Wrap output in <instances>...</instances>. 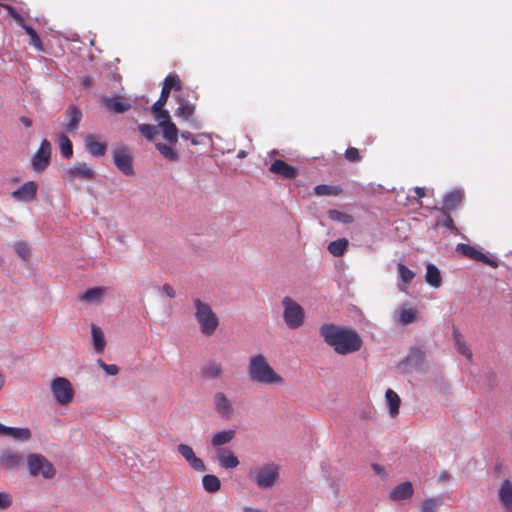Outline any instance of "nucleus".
<instances>
[{
  "instance_id": "052dcab7",
  "label": "nucleus",
  "mask_w": 512,
  "mask_h": 512,
  "mask_svg": "<svg viewBox=\"0 0 512 512\" xmlns=\"http://www.w3.org/2000/svg\"><path fill=\"white\" fill-rule=\"evenodd\" d=\"M8 427L0 423V435L6 436Z\"/></svg>"
},
{
  "instance_id": "a211bd4d",
  "label": "nucleus",
  "mask_w": 512,
  "mask_h": 512,
  "mask_svg": "<svg viewBox=\"0 0 512 512\" xmlns=\"http://www.w3.org/2000/svg\"><path fill=\"white\" fill-rule=\"evenodd\" d=\"M269 172L290 180L298 176V169L281 159H276L271 163Z\"/></svg>"
},
{
  "instance_id": "4be33fe9",
  "label": "nucleus",
  "mask_w": 512,
  "mask_h": 512,
  "mask_svg": "<svg viewBox=\"0 0 512 512\" xmlns=\"http://www.w3.org/2000/svg\"><path fill=\"white\" fill-rule=\"evenodd\" d=\"M82 119L81 110L75 105H69L66 110V119L64 123V127L66 132L73 133L75 132Z\"/></svg>"
},
{
  "instance_id": "de8ad7c7",
  "label": "nucleus",
  "mask_w": 512,
  "mask_h": 512,
  "mask_svg": "<svg viewBox=\"0 0 512 512\" xmlns=\"http://www.w3.org/2000/svg\"><path fill=\"white\" fill-rule=\"evenodd\" d=\"M2 6L8 11L9 15L15 19V21L22 27L24 28V26H26L27 24L25 23L23 17L17 12V10L9 5V4H2Z\"/></svg>"
},
{
  "instance_id": "f03ea898",
  "label": "nucleus",
  "mask_w": 512,
  "mask_h": 512,
  "mask_svg": "<svg viewBox=\"0 0 512 512\" xmlns=\"http://www.w3.org/2000/svg\"><path fill=\"white\" fill-rule=\"evenodd\" d=\"M248 376L251 381L260 384L280 385L283 383V378L275 372L268 363L266 357L262 354H257L250 358L248 364Z\"/></svg>"
},
{
  "instance_id": "7ed1b4c3",
  "label": "nucleus",
  "mask_w": 512,
  "mask_h": 512,
  "mask_svg": "<svg viewBox=\"0 0 512 512\" xmlns=\"http://www.w3.org/2000/svg\"><path fill=\"white\" fill-rule=\"evenodd\" d=\"M194 305L196 309L195 317L200 325L201 332L206 336L212 335L219 325L218 317L211 307L200 299H195Z\"/></svg>"
},
{
  "instance_id": "b1692460",
  "label": "nucleus",
  "mask_w": 512,
  "mask_h": 512,
  "mask_svg": "<svg viewBox=\"0 0 512 512\" xmlns=\"http://www.w3.org/2000/svg\"><path fill=\"white\" fill-rule=\"evenodd\" d=\"M413 493L414 488L412 483L410 481H405L394 487L389 496L393 501H400L411 498Z\"/></svg>"
},
{
  "instance_id": "ddd939ff",
  "label": "nucleus",
  "mask_w": 512,
  "mask_h": 512,
  "mask_svg": "<svg viewBox=\"0 0 512 512\" xmlns=\"http://www.w3.org/2000/svg\"><path fill=\"white\" fill-rule=\"evenodd\" d=\"M456 251L471 260L482 262L492 267H497V263L495 261L491 260L476 247L469 244L459 243L456 247Z\"/></svg>"
},
{
  "instance_id": "3c124183",
  "label": "nucleus",
  "mask_w": 512,
  "mask_h": 512,
  "mask_svg": "<svg viewBox=\"0 0 512 512\" xmlns=\"http://www.w3.org/2000/svg\"><path fill=\"white\" fill-rule=\"evenodd\" d=\"M97 363L108 375H116L119 371L118 367L114 364H106L102 360H98Z\"/></svg>"
},
{
  "instance_id": "37998d69",
  "label": "nucleus",
  "mask_w": 512,
  "mask_h": 512,
  "mask_svg": "<svg viewBox=\"0 0 512 512\" xmlns=\"http://www.w3.org/2000/svg\"><path fill=\"white\" fill-rule=\"evenodd\" d=\"M453 336H454L458 351L461 354H463L464 356H466L468 359H470L472 357V353H471L470 349L464 343L462 335L459 334L456 330H454Z\"/></svg>"
},
{
  "instance_id": "a18cd8bd",
  "label": "nucleus",
  "mask_w": 512,
  "mask_h": 512,
  "mask_svg": "<svg viewBox=\"0 0 512 512\" xmlns=\"http://www.w3.org/2000/svg\"><path fill=\"white\" fill-rule=\"evenodd\" d=\"M416 320V314L413 309H401L399 311V321L406 325L413 323Z\"/></svg>"
},
{
  "instance_id": "2eb2a0df",
  "label": "nucleus",
  "mask_w": 512,
  "mask_h": 512,
  "mask_svg": "<svg viewBox=\"0 0 512 512\" xmlns=\"http://www.w3.org/2000/svg\"><path fill=\"white\" fill-rule=\"evenodd\" d=\"M100 102L108 111L115 113H124L130 110L132 106L131 103L122 95H115L111 97L103 96L100 99Z\"/></svg>"
},
{
  "instance_id": "cd10ccee",
  "label": "nucleus",
  "mask_w": 512,
  "mask_h": 512,
  "mask_svg": "<svg viewBox=\"0 0 512 512\" xmlns=\"http://www.w3.org/2000/svg\"><path fill=\"white\" fill-rule=\"evenodd\" d=\"M425 281L433 288H439L442 285L441 273L434 264H427Z\"/></svg>"
},
{
  "instance_id": "79ce46f5",
  "label": "nucleus",
  "mask_w": 512,
  "mask_h": 512,
  "mask_svg": "<svg viewBox=\"0 0 512 512\" xmlns=\"http://www.w3.org/2000/svg\"><path fill=\"white\" fill-rule=\"evenodd\" d=\"M328 215L330 219L344 224H350L354 221L352 215L337 210H329Z\"/></svg>"
},
{
  "instance_id": "58836bf2",
  "label": "nucleus",
  "mask_w": 512,
  "mask_h": 512,
  "mask_svg": "<svg viewBox=\"0 0 512 512\" xmlns=\"http://www.w3.org/2000/svg\"><path fill=\"white\" fill-rule=\"evenodd\" d=\"M60 153L65 159H69L73 155V146L70 139L65 134L59 136Z\"/></svg>"
},
{
  "instance_id": "423d86ee",
  "label": "nucleus",
  "mask_w": 512,
  "mask_h": 512,
  "mask_svg": "<svg viewBox=\"0 0 512 512\" xmlns=\"http://www.w3.org/2000/svg\"><path fill=\"white\" fill-rule=\"evenodd\" d=\"M279 475L280 467L275 463H267L250 473V476L260 489L273 487L278 481Z\"/></svg>"
},
{
  "instance_id": "f704fd0d",
  "label": "nucleus",
  "mask_w": 512,
  "mask_h": 512,
  "mask_svg": "<svg viewBox=\"0 0 512 512\" xmlns=\"http://www.w3.org/2000/svg\"><path fill=\"white\" fill-rule=\"evenodd\" d=\"M424 359H425V352L418 347H413L410 349V352L407 355L405 361L408 365L418 367L423 364Z\"/></svg>"
},
{
  "instance_id": "e433bc0d",
  "label": "nucleus",
  "mask_w": 512,
  "mask_h": 512,
  "mask_svg": "<svg viewBox=\"0 0 512 512\" xmlns=\"http://www.w3.org/2000/svg\"><path fill=\"white\" fill-rule=\"evenodd\" d=\"M202 484L204 489L209 493H215L221 488V482L215 475H205L202 479Z\"/></svg>"
},
{
  "instance_id": "a878e982",
  "label": "nucleus",
  "mask_w": 512,
  "mask_h": 512,
  "mask_svg": "<svg viewBox=\"0 0 512 512\" xmlns=\"http://www.w3.org/2000/svg\"><path fill=\"white\" fill-rule=\"evenodd\" d=\"M217 458L224 469H234L239 465L238 458L230 450L218 449Z\"/></svg>"
},
{
  "instance_id": "13d9d810",
  "label": "nucleus",
  "mask_w": 512,
  "mask_h": 512,
  "mask_svg": "<svg viewBox=\"0 0 512 512\" xmlns=\"http://www.w3.org/2000/svg\"><path fill=\"white\" fill-rule=\"evenodd\" d=\"M20 122L25 126V127H31L32 126V120L29 118V117H26V116H22L20 117Z\"/></svg>"
},
{
  "instance_id": "412c9836",
  "label": "nucleus",
  "mask_w": 512,
  "mask_h": 512,
  "mask_svg": "<svg viewBox=\"0 0 512 512\" xmlns=\"http://www.w3.org/2000/svg\"><path fill=\"white\" fill-rule=\"evenodd\" d=\"M84 144L86 150L93 157H102L106 154L107 144L105 142L100 141L97 136L93 134H89L84 139Z\"/></svg>"
},
{
  "instance_id": "4d7b16f0",
  "label": "nucleus",
  "mask_w": 512,
  "mask_h": 512,
  "mask_svg": "<svg viewBox=\"0 0 512 512\" xmlns=\"http://www.w3.org/2000/svg\"><path fill=\"white\" fill-rule=\"evenodd\" d=\"M451 478V475L449 474V472L447 471H442L439 476H438V480L439 482H447L449 481Z\"/></svg>"
},
{
  "instance_id": "72a5a7b5",
  "label": "nucleus",
  "mask_w": 512,
  "mask_h": 512,
  "mask_svg": "<svg viewBox=\"0 0 512 512\" xmlns=\"http://www.w3.org/2000/svg\"><path fill=\"white\" fill-rule=\"evenodd\" d=\"M348 240L346 238H339L328 244V251L336 257L342 256L348 248Z\"/></svg>"
},
{
  "instance_id": "6e6552de",
  "label": "nucleus",
  "mask_w": 512,
  "mask_h": 512,
  "mask_svg": "<svg viewBox=\"0 0 512 512\" xmlns=\"http://www.w3.org/2000/svg\"><path fill=\"white\" fill-rule=\"evenodd\" d=\"M29 473L32 476L42 475L44 478H52L55 475L53 465L40 454H30L27 458Z\"/></svg>"
},
{
  "instance_id": "39448f33",
  "label": "nucleus",
  "mask_w": 512,
  "mask_h": 512,
  "mask_svg": "<svg viewBox=\"0 0 512 512\" xmlns=\"http://www.w3.org/2000/svg\"><path fill=\"white\" fill-rule=\"evenodd\" d=\"M151 112L154 119L158 121V127L161 129L164 139L172 145L176 144L178 142L179 130L175 123L172 122L169 111L164 108L154 110V105H152Z\"/></svg>"
},
{
  "instance_id": "09e8293b",
  "label": "nucleus",
  "mask_w": 512,
  "mask_h": 512,
  "mask_svg": "<svg viewBox=\"0 0 512 512\" xmlns=\"http://www.w3.org/2000/svg\"><path fill=\"white\" fill-rule=\"evenodd\" d=\"M23 29L30 36V39H31L30 43L33 46L40 48L41 47V39H40L39 35L37 34V32L35 31V29L29 25L24 26Z\"/></svg>"
},
{
  "instance_id": "f8f14e48",
  "label": "nucleus",
  "mask_w": 512,
  "mask_h": 512,
  "mask_svg": "<svg viewBox=\"0 0 512 512\" xmlns=\"http://www.w3.org/2000/svg\"><path fill=\"white\" fill-rule=\"evenodd\" d=\"M51 151V143L47 139H43L31 160L32 168L35 171L42 172L49 166Z\"/></svg>"
},
{
  "instance_id": "dca6fc26",
  "label": "nucleus",
  "mask_w": 512,
  "mask_h": 512,
  "mask_svg": "<svg viewBox=\"0 0 512 512\" xmlns=\"http://www.w3.org/2000/svg\"><path fill=\"white\" fill-rule=\"evenodd\" d=\"M37 191V183L35 181H27L12 192V197L17 201L30 203L36 198Z\"/></svg>"
},
{
  "instance_id": "bf43d9fd",
  "label": "nucleus",
  "mask_w": 512,
  "mask_h": 512,
  "mask_svg": "<svg viewBox=\"0 0 512 512\" xmlns=\"http://www.w3.org/2000/svg\"><path fill=\"white\" fill-rule=\"evenodd\" d=\"M414 192H415V194H416V196H417L418 198H423V197H425V195H426V194H425V189H424V188H422V187H415V188H414Z\"/></svg>"
},
{
  "instance_id": "0eeeda50",
  "label": "nucleus",
  "mask_w": 512,
  "mask_h": 512,
  "mask_svg": "<svg viewBox=\"0 0 512 512\" xmlns=\"http://www.w3.org/2000/svg\"><path fill=\"white\" fill-rule=\"evenodd\" d=\"M283 318L290 329H297L304 323V309L292 298L285 297L282 300Z\"/></svg>"
},
{
  "instance_id": "6ab92c4d",
  "label": "nucleus",
  "mask_w": 512,
  "mask_h": 512,
  "mask_svg": "<svg viewBox=\"0 0 512 512\" xmlns=\"http://www.w3.org/2000/svg\"><path fill=\"white\" fill-rule=\"evenodd\" d=\"M177 450L180 453V455L187 461L190 467L193 468L195 471H206V466L204 462L195 455L191 446L187 444H179L177 446Z\"/></svg>"
},
{
  "instance_id": "603ef678",
  "label": "nucleus",
  "mask_w": 512,
  "mask_h": 512,
  "mask_svg": "<svg viewBox=\"0 0 512 512\" xmlns=\"http://www.w3.org/2000/svg\"><path fill=\"white\" fill-rule=\"evenodd\" d=\"M12 499L8 493L0 492V508L5 509L11 505Z\"/></svg>"
},
{
  "instance_id": "8fccbe9b",
  "label": "nucleus",
  "mask_w": 512,
  "mask_h": 512,
  "mask_svg": "<svg viewBox=\"0 0 512 512\" xmlns=\"http://www.w3.org/2000/svg\"><path fill=\"white\" fill-rule=\"evenodd\" d=\"M344 156L347 161L352 162V163L359 162L362 158L359 150L355 147L347 148Z\"/></svg>"
},
{
  "instance_id": "4c0bfd02",
  "label": "nucleus",
  "mask_w": 512,
  "mask_h": 512,
  "mask_svg": "<svg viewBox=\"0 0 512 512\" xmlns=\"http://www.w3.org/2000/svg\"><path fill=\"white\" fill-rule=\"evenodd\" d=\"M156 148L160 154L167 160L175 162L179 160V154L172 147L165 143H156Z\"/></svg>"
},
{
  "instance_id": "9b49d317",
  "label": "nucleus",
  "mask_w": 512,
  "mask_h": 512,
  "mask_svg": "<svg viewBox=\"0 0 512 512\" xmlns=\"http://www.w3.org/2000/svg\"><path fill=\"white\" fill-rule=\"evenodd\" d=\"M189 97H192L195 101L198 99L195 91H190L187 96L184 93L177 96L178 108L175 111V115L186 121H191L196 110L195 102H191Z\"/></svg>"
},
{
  "instance_id": "5fc2aeb1",
  "label": "nucleus",
  "mask_w": 512,
  "mask_h": 512,
  "mask_svg": "<svg viewBox=\"0 0 512 512\" xmlns=\"http://www.w3.org/2000/svg\"><path fill=\"white\" fill-rule=\"evenodd\" d=\"M162 291L163 293H165L169 298H174L175 297V291L173 289V287L170 285V284H164L162 286Z\"/></svg>"
},
{
  "instance_id": "680f3d73",
  "label": "nucleus",
  "mask_w": 512,
  "mask_h": 512,
  "mask_svg": "<svg viewBox=\"0 0 512 512\" xmlns=\"http://www.w3.org/2000/svg\"><path fill=\"white\" fill-rule=\"evenodd\" d=\"M244 155H245V153L243 151L240 152V154H239V156H244Z\"/></svg>"
},
{
  "instance_id": "c9c22d12",
  "label": "nucleus",
  "mask_w": 512,
  "mask_h": 512,
  "mask_svg": "<svg viewBox=\"0 0 512 512\" xmlns=\"http://www.w3.org/2000/svg\"><path fill=\"white\" fill-rule=\"evenodd\" d=\"M341 192L342 188L338 185L321 184L314 188V193L317 196H338Z\"/></svg>"
},
{
  "instance_id": "7c9ffc66",
  "label": "nucleus",
  "mask_w": 512,
  "mask_h": 512,
  "mask_svg": "<svg viewBox=\"0 0 512 512\" xmlns=\"http://www.w3.org/2000/svg\"><path fill=\"white\" fill-rule=\"evenodd\" d=\"M236 435L235 430H223L215 433L211 439V444L213 447H219L225 444L230 443Z\"/></svg>"
},
{
  "instance_id": "473e14b6",
  "label": "nucleus",
  "mask_w": 512,
  "mask_h": 512,
  "mask_svg": "<svg viewBox=\"0 0 512 512\" xmlns=\"http://www.w3.org/2000/svg\"><path fill=\"white\" fill-rule=\"evenodd\" d=\"M387 404L389 406V413L392 417L396 416L399 413L400 407V397L398 394L392 389H388L385 394Z\"/></svg>"
},
{
  "instance_id": "c756f323",
  "label": "nucleus",
  "mask_w": 512,
  "mask_h": 512,
  "mask_svg": "<svg viewBox=\"0 0 512 512\" xmlns=\"http://www.w3.org/2000/svg\"><path fill=\"white\" fill-rule=\"evenodd\" d=\"M92 344L97 353H103L106 345L105 336L100 327L91 324Z\"/></svg>"
},
{
  "instance_id": "f3484780",
  "label": "nucleus",
  "mask_w": 512,
  "mask_h": 512,
  "mask_svg": "<svg viewBox=\"0 0 512 512\" xmlns=\"http://www.w3.org/2000/svg\"><path fill=\"white\" fill-rule=\"evenodd\" d=\"M464 191L461 189H454L448 192L443 198V205L440 208L442 214H450L456 210L463 202Z\"/></svg>"
},
{
  "instance_id": "393cba45",
  "label": "nucleus",
  "mask_w": 512,
  "mask_h": 512,
  "mask_svg": "<svg viewBox=\"0 0 512 512\" xmlns=\"http://www.w3.org/2000/svg\"><path fill=\"white\" fill-rule=\"evenodd\" d=\"M224 373L223 366L221 363L210 360L201 369V376L204 379L213 380L222 378Z\"/></svg>"
},
{
  "instance_id": "20e7f679",
  "label": "nucleus",
  "mask_w": 512,
  "mask_h": 512,
  "mask_svg": "<svg viewBox=\"0 0 512 512\" xmlns=\"http://www.w3.org/2000/svg\"><path fill=\"white\" fill-rule=\"evenodd\" d=\"M50 390L55 402L60 406H68L74 400L75 390L65 377H55L50 383Z\"/></svg>"
},
{
  "instance_id": "f257e3e1",
  "label": "nucleus",
  "mask_w": 512,
  "mask_h": 512,
  "mask_svg": "<svg viewBox=\"0 0 512 512\" xmlns=\"http://www.w3.org/2000/svg\"><path fill=\"white\" fill-rule=\"evenodd\" d=\"M319 334L325 343L339 355L354 353L362 346V339L352 328L323 324L319 329Z\"/></svg>"
},
{
  "instance_id": "2f4dec72",
  "label": "nucleus",
  "mask_w": 512,
  "mask_h": 512,
  "mask_svg": "<svg viewBox=\"0 0 512 512\" xmlns=\"http://www.w3.org/2000/svg\"><path fill=\"white\" fill-rule=\"evenodd\" d=\"M397 270H398L399 277L403 283V285L398 284L399 289L401 291L405 292L406 285L412 282V280L415 277V273L402 263H398Z\"/></svg>"
},
{
  "instance_id": "c03bdc74",
  "label": "nucleus",
  "mask_w": 512,
  "mask_h": 512,
  "mask_svg": "<svg viewBox=\"0 0 512 512\" xmlns=\"http://www.w3.org/2000/svg\"><path fill=\"white\" fill-rule=\"evenodd\" d=\"M140 133L148 140H153L158 134L157 127L151 124H140L138 126Z\"/></svg>"
},
{
  "instance_id": "864d4df0",
  "label": "nucleus",
  "mask_w": 512,
  "mask_h": 512,
  "mask_svg": "<svg viewBox=\"0 0 512 512\" xmlns=\"http://www.w3.org/2000/svg\"><path fill=\"white\" fill-rule=\"evenodd\" d=\"M446 216L445 220L443 221L442 225L451 230L452 232L457 231V228L454 225V221L450 214H444Z\"/></svg>"
},
{
  "instance_id": "1a4fd4ad",
  "label": "nucleus",
  "mask_w": 512,
  "mask_h": 512,
  "mask_svg": "<svg viewBox=\"0 0 512 512\" xmlns=\"http://www.w3.org/2000/svg\"><path fill=\"white\" fill-rule=\"evenodd\" d=\"M113 162L117 169L126 176L135 174L133 156L129 147L122 145L113 150Z\"/></svg>"
},
{
  "instance_id": "c85d7f7f",
  "label": "nucleus",
  "mask_w": 512,
  "mask_h": 512,
  "mask_svg": "<svg viewBox=\"0 0 512 512\" xmlns=\"http://www.w3.org/2000/svg\"><path fill=\"white\" fill-rule=\"evenodd\" d=\"M105 293L103 287H93L79 295V300L87 303H99Z\"/></svg>"
},
{
  "instance_id": "a19ab883",
  "label": "nucleus",
  "mask_w": 512,
  "mask_h": 512,
  "mask_svg": "<svg viewBox=\"0 0 512 512\" xmlns=\"http://www.w3.org/2000/svg\"><path fill=\"white\" fill-rule=\"evenodd\" d=\"M442 505L440 497H432L426 499L421 505V512H436L437 508Z\"/></svg>"
},
{
  "instance_id": "ea45409f",
  "label": "nucleus",
  "mask_w": 512,
  "mask_h": 512,
  "mask_svg": "<svg viewBox=\"0 0 512 512\" xmlns=\"http://www.w3.org/2000/svg\"><path fill=\"white\" fill-rule=\"evenodd\" d=\"M6 436L22 441H27L31 438V432L28 428L8 427Z\"/></svg>"
},
{
  "instance_id": "5701e85b",
  "label": "nucleus",
  "mask_w": 512,
  "mask_h": 512,
  "mask_svg": "<svg viewBox=\"0 0 512 512\" xmlns=\"http://www.w3.org/2000/svg\"><path fill=\"white\" fill-rule=\"evenodd\" d=\"M214 407L216 412L225 419H230L233 414V407L222 392H217L214 395Z\"/></svg>"
},
{
  "instance_id": "49530a36",
  "label": "nucleus",
  "mask_w": 512,
  "mask_h": 512,
  "mask_svg": "<svg viewBox=\"0 0 512 512\" xmlns=\"http://www.w3.org/2000/svg\"><path fill=\"white\" fill-rule=\"evenodd\" d=\"M14 249L17 253V255L22 258L23 260H28L30 257V247L25 242H17L14 245Z\"/></svg>"
},
{
  "instance_id": "9d476101",
  "label": "nucleus",
  "mask_w": 512,
  "mask_h": 512,
  "mask_svg": "<svg viewBox=\"0 0 512 512\" xmlns=\"http://www.w3.org/2000/svg\"><path fill=\"white\" fill-rule=\"evenodd\" d=\"M172 90L179 91L181 90V81L179 76L175 73H170L166 76L163 82L162 90L159 99L153 104L154 110H160V108H164L170 92Z\"/></svg>"
},
{
  "instance_id": "bb28decb",
  "label": "nucleus",
  "mask_w": 512,
  "mask_h": 512,
  "mask_svg": "<svg viewBox=\"0 0 512 512\" xmlns=\"http://www.w3.org/2000/svg\"><path fill=\"white\" fill-rule=\"evenodd\" d=\"M499 500L508 511H512V483L504 480L498 491Z\"/></svg>"
},
{
  "instance_id": "6e6d98bb",
  "label": "nucleus",
  "mask_w": 512,
  "mask_h": 512,
  "mask_svg": "<svg viewBox=\"0 0 512 512\" xmlns=\"http://www.w3.org/2000/svg\"><path fill=\"white\" fill-rule=\"evenodd\" d=\"M181 137L185 140H191L192 144L194 145L198 144V142L194 139L193 134L189 131H183L181 133Z\"/></svg>"
},
{
  "instance_id": "aec40b11",
  "label": "nucleus",
  "mask_w": 512,
  "mask_h": 512,
  "mask_svg": "<svg viewBox=\"0 0 512 512\" xmlns=\"http://www.w3.org/2000/svg\"><path fill=\"white\" fill-rule=\"evenodd\" d=\"M23 465V457L16 451L6 450L0 455V466L5 470L18 469Z\"/></svg>"
},
{
  "instance_id": "4468645a",
  "label": "nucleus",
  "mask_w": 512,
  "mask_h": 512,
  "mask_svg": "<svg viewBox=\"0 0 512 512\" xmlns=\"http://www.w3.org/2000/svg\"><path fill=\"white\" fill-rule=\"evenodd\" d=\"M95 171L86 163L75 164L65 172V178L73 182L76 179L93 180Z\"/></svg>"
}]
</instances>
